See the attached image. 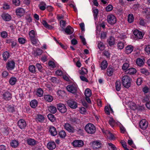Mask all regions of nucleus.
<instances>
[{
  "instance_id": "nucleus-1",
  "label": "nucleus",
  "mask_w": 150,
  "mask_h": 150,
  "mask_svg": "<svg viewBox=\"0 0 150 150\" xmlns=\"http://www.w3.org/2000/svg\"><path fill=\"white\" fill-rule=\"evenodd\" d=\"M132 79L127 75L124 76L122 78V83L124 87L126 88H129L131 86Z\"/></svg>"
},
{
  "instance_id": "nucleus-2",
  "label": "nucleus",
  "mask_w": 150,
  "mask_h": 150,
  "mask_svg": "<svg viewBox=\"0 0 150 150\" xmlns=\"http://www.w3.org/2000/svg\"><path fill=\"white\" fill-rule=\"evenodd\" d=\"M85 129L88 133L91 134L94 133L96 131L95 126L91 123H88L86 125Z\"/></svg>"
},
{
  "instance_id": "nucleus-3",
  "label": "nucleus",
  "mask_w": 150,
  "mask_h": 150,
  "mask_svg": "<svg viewBox=\"0 0 150 150\" xmlns=\"http://www.w3.org/2000/svg\"><path fill=\"white\" fill-rule=\"evenodd\" d=\"M67 90L73 94H76L77 92V86L73 84L71 85H68L66 87Z\"/></svg>"
},
{
  "instance_id": "nucleus-4",
  "label": "nucleus",
  "mask_w": 150,
  "mask_h": 150,
  "mask_svg": "<svg viewBox=\"0 0 150 150\" xmlns=\"http://www.w3.org/2000/svg\"><path fill=\"white\" fill-rule=\"evenodd\" d=\"M64 127L66 130L69 132L73 133L75 132L76 130L74 127L68 123H66L64 125Z\"/></svg>"
},
{
  "instance_id": "nucleus-5",
  "label": "nucleus",
  "mask_w": 150,
  "mask_h": 150,
  "mask_svg": "<svg viewBox=\"0 0 150 150\" xmlns=\"http://www.w3.org/2000/svg\"><path fill=\"white\" fill-rule=\"evenodd\" d=\"M107 20L108 23L112 25L114 24L116 21L115 17L112 14L108 15Z\"/></svg>"
},
{
  "instance_id": "nucleus-6",
  "label": "nucleus",
  "mask_w": 150,
  "mask_h": 150,
  "mask_svg": "<svg viewBox=\"0 0 150 150\" xmlns=\"http://www.w3.org/2000/svg\"><path fill=\"white\" fill-rule=\"evenodd\" d=\"M57 108L59 111L62 113H64L67 111V108L65 105L62 103L57 104Z\"/></svg>"
},
{
  "instance_id": "nucleus-7",
  "label": "nucleus",
  "mask_w": 150,
  "mask_h": 150,
  "mask_svg": "<svg viewBox=\"0 0 150 150\" xmlns=\"http://www.w3.org/2000/svg\"><path fill=\"white\" fill-rule=\"evenodd\" d=\"M67 103L69 106L72 108L75 109L77 107V105L76 102L72 99H71L68 100L67 101Z\"/></svg>"
},
{
  "instance_id": "nucleus-8",
  "label": "nucleus",
  "mask_w": 150,
  "mask_h": 150,
  "mask_svg": "<svg viewBox=\"0 0 150 150\" xmlns=\"http://www.w3.org/2000/svg\"><path fill=\"white\" fill-rule=\"evenodd\" d=\"M15 63L13 60H8L6 65V68L8 70L13 69L15 67Z\"/></svg>"
},
{
  "instance_id": "nucleus-9",
  "label": "nucleus",
  "mask_w": 150,
  "mask_h": 150,
  "mask_svg": "<svg viewBox=\"0 0 150 150\" xmlns=\"http://www.w3.org/2000/svg\"><path fill=\"white\" fill-rule=\"evenodd\" d=\"M17 124L19 127L21 129H24L27 125V124L25 120L21 119L19 120Z\"/></svg>"
},
{
  "instance_id": "nucleus-10",
  "label": "nucleus",
  "mask_w": 150,
  "mask_h": 150,
  "mask_svg": "<svg viewBox=\"0 0 150 150\" xmlns=\"http://www.w3.org/2000/svg\"><path fill=\"white\" fill-rule=\"evenodd\" d=\"M2 96L3 98L6 100H10L12 98V94L8 91H5Z\"/></svg>"
},
{
  "instance_id": "nucleus-11",
  "label": "nucleus",
  "mask_w": 150,
  "mask_h": 150,
  "mask_svg": "<svg viewBox=\"0 0 150 150\" xmlns=\"http://www.w3.org/2000/svg\"><path fill=\"white\" fill-rule=\"evenodd\" d=\"M148 126V122L144 119L142 120L139 123L140 127L143 129H145L147 128Z\"/></svg>"
},
{
  "instance_id": "nucleus-12",
  "label": "nucleus",
  "mask_w": 150,
  "mask_h": 150,
  "mask_svg": "<svg viewBox=\"0 0 150 150\" xmlns=\"http://www.w3.org/2000/svg\"><path fill=\"white\" fill-rule=\"evenodd\" d=\"M133 34L135 36V37L138 39L142 38L143 36L142 33L137 30H135L134 31Z\"/></svg>"
},
{
  "instance_id": "nucleus-13",
  "label": "nucleus",
  "mask_w": 150,
  "mask_h": 150,
  "mask_svg": "<svg viewBox=\"0 0 150 150\" xmlns=\"http://www.w3.org/2000/svg\"><path fill=\"white\" fill-rule=\"evenodd\" d=\"M72 144L75 147H80L83 145V142L81 140H76L73 142Z\"/></svg>"
},
{
  "instance_id": "nucleus-14",
  "label": "nucleus",
  "mask_w": 150,
  "mask_h": 150,
  "mask_svg": "<svg viewBox=\"0 0 150 150\" xmlns=\"http://www.w3.org/2000/svg\"><path fill=\"white\" fill-rule=\"evenodd\" d=\"M47 147L49 149L53 150L56 148V145L54 142L50 141L47 143Z\"/></svg>"
},
{
  "instance_id": "nucleus-15",
  "label": "nucleus",
  "mask_w": 150,
  "mask_h": 150,
  "mask_svg": "<svg viewBox=\"0 0 150 150\" xmlns=\"http://www.w3.org/2000/svg\"><path fill=\"white\" fill-rule=\"evenodd\" d=\"M49 131L51 135L52 136H55L57 134L56 129L54 127H50L49 128Z\"/></svg>"
},
{
  "instance_id": "nucleus-16",
  "label": "nucleus",
  "mask_w": 150,
  "mask_h": 150,
  "mask_svg": "<svg viewBox=\"0 0 150 150\" xmlns=\"http://www.w3.org/2000/svg\"><path fill=\"white\" fill-rule=\"evenodd\" d=\"M16 15L20 16L23 15L25 13V11L23 8H20L17 9L16 11Z\"/></svg>"
},
{
  "instance_id": "nucleus-17",
  "label": "nucleus",
  "mask_w": 150,
  "mask_h": 150,
  "mask_svg": "<svg viewBox=\"0 0 150 150\" xmlns=\"http://www.w3.org/2000/svg\"><path fill=\"white\" fill-rule=\"evenodd\" d=\"M65 32L67 34L70 35L73 32V29L70 26H68L64 30Z\"/></svg>"
},
{
  "instance_id": "nucleus-18",
  "label": "nucleus",
  "mask_w": 150,
  "mask_h": 150,
  "mask_svg": "<svg viewBox=\"0 0 150 150\" xmlns=\"http://www.w3.org/2000/svg\"><path fill=\"white\" fill-rule=\"evenodd\" d=\"M27 142L29 145L34 146L37 144L38 142L33 139L30 138L27 140Z\"/></svg>"
},
{
  "instance_id": "nucleus-19",
  "label": "nucleus",
  "mask_w": 150,
  "mask_h": 150,
  "mask_svg": "<svg viewBox=\"0 0 150 150\" xmlns=\"http://www.w3.org/2000/svg\"><path fill=\"white\" fill-rule=\"evenodd\" d=\"M125 72L129 74H134L136 73L137 71L135 69L132 68L126 70Z\"/></svg>"
},
{
  "instance_id": "nucleus-20",
  "label": "nucleus",
  "mask_w": 150,
  "mask_h": 150,
  "mask_svg": "<svg viewBox=\"0 0 150 150\" xmlns=\"http://www.w3.org/2000/svg\"><path fill=\"white\" fill-rule=\"evenodd\" d=\"M114 69L111 66H109L107 69V74L108 76H111L112 75Z\"/></svg>"
},
{
  "instance_id": "nucleus-21",
  "label": "nucleus",
  "mask_w": 150,
  "mask_h": 150,
  "mask_svg": "<svg viewBox=\"0 0 150 150\" xmlns=\"http://www.w3.org/2000/svg\"><path fill=\"white\" fill-rule=\"evenodd\" d=\"M45 117L42 115H37L36 118V120L37 122H43L45 120Z\"/></svg>"
},
{
  "instance_id": "nucleus-22",
  "label": "nucleus",
  "mask_w": 150,
  "mask_h": 150,
  "mask_svg": "<svg viewBox=\"0 0 150 150\" xmlns=\"http://www.w3.org/2000/svg\"><path fill=\"white\" fill-rule=\"evenodd\" d=\"M133 48V47L131 45L127 46L126 47L125 52L127 54H130L132 51Z\"/></svg>"
},
{
  "instance_id": "nucleus-23",
  "label": "nucleus",
  "mask_w": 150,
  "mask_h": 150,
  "mask_svg": "<svg viewBox=\"0 0 150 150\" xmlns=\"http://www.w3.org/2000/svg\"><path fill=\"white\" fill-rule=\"evenodd\" d=\"M93 146L95 149H98L101 147L100 143L98 141L93 142L92 143Z\"/></svg>"
},
{
  "instance_id": "nucleus-24",
  "label": "nucleus",
  "mask_w": 150,
  "mask_h": 150,
  "mask_svg": "<svg viewBox=\"0 0 150 150\" xmlns=\"http://www.w3.org/2000/svg\"><path fill=\"white\" fill-rule=\"evenodd\" d=\"M69 120L72 124H79L80 122L79 120L75 117H71L70 119Z\"/></svg>"
},
{
  "instance_id": "nucleus-25",
  "label": "nucleus",
  "mask_w": 150,
  "mask_h": 150,
  "mask_svg": "<svg viewBox=\"0 0 150 150\" xmlns=\"http://www.w3.org/2000/svg\"><path fill=\"white\" fill-rule=\"evenodd\" d=\"M108 42L110 46H111L114 45L115 44V39L113 37L111 36L108 40Z\"/></svg>"
},
{
  "instance_id": "nucleus-26",
  "label": "nucleus",
  "mask_w": 150,
  "mask_h": 150,
  "mask_svg": "<svg viewBox=\"0 0 150 150\" xmlns=\"http://www.w3.org/2000/svg\"><path fill=\"white\" fill-rule=\"evenodd\" d=\"M137 65L139 67H142L144 65V62L142 59L137 58L136 62Z\"/></svg>"
},
{
  "instance_id": "nucleus-27",
  "label": "nucleus",
  "mask_w": 150,
  "mask_h": 150,
  "mask_svg": "<svg viewBox=\"0 0 150 150\" xmlns=\"http://www.w3.org/2000/svg\"><path fill=\"white\" fill-rule=\"evenodd\" d=\"M108 62H107L105 60H104L101 63V68L102 70L105 69H106L108 66Z\"/></svg>"
},
{
  "instance_id": "nucleus-28",
  "label": "nucleus",
  "mask_w": 150,
  "mask_h": 150,
  "mask_svg": "<svg viewBox=\"0 0 150 150\" xmlns=\"http://www.w3.org/2000/svg\"><path fill=\"white\" fill-rule=\"evenodd\" d=\"M2 17L3 19L6 21H9L11 18V16L7 14H4L3 15Z\"/></svg>"
},
{
  "instance_id": "nucleus-29",
  "label": "nucleus",
  "mask_w": 150,
  "mask_h": 150,
  "mask_svg": "<svg viewBox=\"0 0 150 150\" xmlns=\"http://www.w3.org/2000/svg\"><path fill=\"white\" fill-rule=\"evenodd\" d=\"M10 55L9 53L7 52H4L2 54L3 60L4 61H6L9 57Z\"/></svg>"
},
{
  "instance_id": "nucleus-30",
  "label": "nucleus",
  "mask_w": 150,
  "mask_h": 150,
  "mask_svg": "<svg viewBox=\"0 0 150 150\" xmlns=\"http://www.w3.org/2000/svg\"><path fill=\"white\" fill-rule=\"evenodd\" d=\"M38 102L36 100H32L30 103V105L32 108H35L37 105Z\"/></svg>"
},
{
  "instance_id": "nucleus-31",
  "label": "nucleus",
  "mask_w": 150,
  "mask_h": 150,
  "mask_svg": "<svg viewBox=\"0 0 150 150\" xmlns=\"http://www.w3.org/2000/svg\"><path fill=\"white\" fill-rule=\"evenodd\" d=\"M49 108V111L52 113L54 114L57 111L56 107L53 106L51 105L50 106Z\"/></svg>"
},
{
  "instance_id": "nucleus-32",
  "label": "nucleus",
  "mask_w": 150,
  "mask_h": 150,
  "mask_svg": "<svg viewBox=\"0 0 150 150\" xmlns=\"http://www.w3.org/2000/svg\"><path fill=\"white\" fill-rule=\"evenodd\" d=\"M47 117L52 122H54L56 120V118L54 115L52 114H48Z\"/></svg>"
},
{
  "instance_id": "nucleus-33",
  "label": "nucleus",
  "mask_w": 150,
  "mask_h": 150,
  "mask_svg": "<svg viewBox=\"0 0 150 150\" xmlns=\"http://www.w3.org/2000/svg\"><path fill=\"white\" fill-rule=\"evenodd\" d=\"M121 84L120 81H117L115 83V88L117 91H119L121 89Z\"/></svg>"
},
{
  "instance_id": "nucleus-34",
  "label": "nucleus",
  "mask_w": 150,
  "mask_h": 150,
  "mask_svg": "<svg viewBox=\"0 0 150 150\" xmlns=\"http://www.w3.org/2000/svg\"><path fill=\"white\" fill-rule=\"evenodd\" d=\"M44 98L46 100L49 102H51L53 100L52 96L50 95H45Z\"/></svg>"
},
{
  "instance_id": "nucleus-35",
  "label": "nucleus",
  "mask_w": 150,
  "mask_h": 150,
  "mask_svg": "<svg viewBox=\"0 0 150 150\" xmlns=\"http://www.w3.org/2000/svg\"><path fill=\"white\" fill-rule=\"evenodd\" d=\"M91 91L89 88L86 89L85 91V95L86 96L90 97L91 95Z\"/></svg>"
},
{
  "instance_id": "nucleus-36",
  "label": "nucleus",
  "mask_w": 150,
  "mask_h": 150,
  "mask_svg": "<svg viewBox=\"0 0 150 150\" xmlns=\"http://www.w3.org/2000/svg\"><path fill=\"white\" fill-rule=\"evenodd\" d=\"M16 81L17 79L16 78L12 77L10 79L9 82L11 85H14L15 84Z\"/></svg>"
},
{
  "instance_id": "nucleus-37",
  "label": "nucleus",
  "mask_w": 150,
  "mask_h": 150,
  "mask_svg": "<svg viewBox=\"0 0 150 150\" xmlns=\"http://www.w3.org/2000/svg\"><path fill=\"white\" fill-rule=\"evenodd\" d=\"M18 142L16 140H13L11 143V145L12 147H16L18 145Z\"/></svg>"
},
{
  "instance_id": "nucleus-38",
  "label": "nucleus",
  "mask_w": 150,
  "mask_h": 150,
  "mask_svg": "<svg viewBox=\"0 0 150 150\" xmlns=\"http://www.w3.org/2000/svg\"><path fill=\"white\" fill-rule=\"evenodd\" d=\"M29 71L31 73L35 74V73L36 70L35 67L34 65H30L28 68Z\"/></svg>"
},
{
  "instance_id": "nucleus-39",
  "label": "nucleus",
  "mask_w": 150,
  "mask_h": 150,
  "mask_svg": "<svg viewBox=\"0 0 150 150\" xmlns=\"http://www.w3.org/2000/svg\"><path fill=\"white\" fill-rule=\"evenodd\" d=\"M134 18L133 14H129L128 16V21L129 23H132L134 21Z\"/></svg>"
},
{
  "instance_id": "nucleus-40",
  "label": "nucleus",
  "mask_w": 150,
  "mask_h": 150,
  "mask_svg": "<svg viewBox=\"0 0 150 150\" xmlns=\"http://www.w3.org/2000/svg\"><path fill=\"white\" fill-rule=\"evenodd\" d=\"M43 94V91L42 89L41 88H38L37 91V94L39 97H41Z\"/></svg>"
},
{
  "instance_id": "nucleus-41",
  "label": "nucleus",
  "mask_w": 150,
  "mask_h": 150,
  "mask_svg": "<svg viewBox=\"0 0 150 150\" xmlns=\"http://www.w3.org/2000/svg\"><path fill=\"white\" fill-rule=\"evenodd\" d=\"M117 46L119 49L121 50L124 47V43L123 42L120 41L118 42Z\"/></svg>"
},
{
  "instance_id": "nucleus-42",
  "label": "nucleus",
  "mask_w": 150,
  "mask_h": 150,
  "mask_svg": "<svg viewBox=\"0 0 150 150\" xmlns=\"http://www.w3.org/2000/svg\"><path fill=\"white\" fill-rule=\"evenodd\" d=\"M141 72L142 73L144 74L146 76L149 75V72L148 70L145 68H142L141 69Z\"/></svg>"
},
{
  "instance_id": "nucleus-43",
  "label": "nucleus",
  "mask_w": 150,
  "mask_h": 150,
  "mask_svg": "<svg viewBox=\"0 0 150 150\" xmlns=\"http://www.w3.org/2000/svg\"><path fill=\"white\" fill-rule=\"evenodd\" d=\"M42 23L43 25L47 28L51 29L52 27L51 26L48 25L47 22L45 20L42 21Z\"/></svg>"
},
{
  "instance_id": "nucleus-44",
  "label": "nucleus",
  "mask_w": 150,
  "mask_h": 150,
  "mask_svg": "<svg viewBox=\"0 0 150 150\" xmlns=\"http://www.w3.org/2000/svg\"><path fill=\"white\" fill-rule=\"evenodd\" d=\"M98 48L100 50H103L104 49V46L102 42H98Z\"/></svg>"
},
{
  "instance_id": "nucleus-45",
  "label": "nucleus",
  "mask_w": 150,
  "mask_h": 150,
  "mask_svg": "<svg viewBox=\"0 0 150 150\" xmlns=\"http://www.w3.org/2000/svg\"><path fill=\"white\" fill-rule=\"evenodd\" d=\"M93 16L95 19L97 18L98 14V10L97 9H95L93 10Z\"/></svg>"
},
{
  "instance_id": "nucleus-46",
  "label": "nucleus",
  "mask_w": 150,
  "mask_h": 150,
  "mask_svg": "<svg viewBox=\"0 0 150 150\" xmlns=\"http://www.w3.org/2000/svg\"><path fill=\"white\" fill-rule=\"evenodd\" d=\"M40 4L41 5H42V6H40V5H39V8H40V9L41 10H42V11L44 10L45 9V8H46V4L45 3H44V2H42L40 3Z\"/></svg>"
},
{
  "instance_id": "nucleus-47",
  "label": "nucleus",
  "mask_w": 150,
  "mask_h": 150,
  "mask_svg": "<svg viewBox=\"0 0 150 150\" xmlns=\"http://www.w3.org/2000/svg\"><path fill=\"white\" fill-rule=\"evenodd\" d=\"M32 43L33 45H35L38 43V40L35 38V37L30 38Z\"/></svg>"
},
{
  "instance_id": "nucleus-48",
  "label": "nucleus",
  "mask_w": 150,
  "mask_h": 150,
  "mask_svg": "<svg viewBox=\"0 0 150 150\" xmlns=\"http://www.w3.org/2000/svg\"><path fill=\"white\" fill-rule=\"evenodd\" d=\"M59 135L61 138H64L66 136V132L64 130H62L59 132Z\"/></svg>"
},
{
  "instance_id": "nucleus-49",
  "label": "nucleus",
  "mask_w": 150,
  "mask_h": 150,
  "mask_svg": "<svg viewBox=\"0 0 150 150\" xmlns=\"http://www.w3.org/2000/svg\"><path fill=\"white\" fill-rule=\"evenodd\" d=\"M36 66L39 71L41 72L43 70V67L40 64H36Z\"/></svg>"
},
{
  "instance_id": "nucleus-50",
  "label": "nucleus",
  "mask_w": 150,
  "mask_h": 150,
  "mask_svg": "<svg viewBox=\"0 0 150 150\" xmlns=\"http://www.w3.org/2000/svg\"><path fill=\"white\" fill-rule=\"evenodd\" d=\"M108 145L110 147L109 149L111 150H116L117 148L115 146L111 143H108Z\"/></svg>"
},
{
  "instance_id": "nucleus-51",
  "label": "nucleus",
  "mask_w": 150,
  "mask_h": 150,
  "mask_svg": "<svg viewBox=\"0 0 150 150\" xmlns=\"http://www.w3.org/2000/svg\"><path fill=\"white\" fill-rule=\"evenodd\" d=\"M29 35L30 38L35 37V31L33 30H32L29 33Z\"/></svg>"
},
{
  "instance_id": "nucleus-52",
  "label": "nucleus",
  "mask_w": 150,
  "mask_h": 150,
  "mask_svg": "<svg viewBox=\"0 0 150 150\" xmlns=\"http://www.w3.org/2000/svg\"><path fill=\"white\" fill-rule=\"evenodd\" d=\"M107 33L105 32L102 31L101 33L100 38L101 39H104L106 37Z\"/></svg>"
},
{
  "instance_id": "nucleus-53",
  "label": "nucleus",
  "mask_w": 150,
  "mask_h": 150,
  "mask_svg": "<svg viewBox=\"0 0 150 150\" xmlns=\"http://www.w3.org/2000/svg\"><path fill=\"white\" fill-rule=\"evenodd\" d=\"M7 109L9 112H13L15 111L14 108L13 107L9 105L7 108Z\"/></svg>"
},
{
  "instance_id": "nucleus-54",
  "label": "nucleus",
  "mask_w": 150,
  "mask_h": 150,
  "mask_svg": "<svg viewBox=\"0 0 150 150\" xmlns=\"http://www.w3.org/2000/svg\"><path fill=\"white\" fill-rule=\"evenodd\" d=\"M142 101L143 103H147L148 102L149 98L147 96L143 97L142 98Z\"/></svg>"
},
{
  "instance_id": "nucleus-55",
  "label": "nucleus",
  "mask_w": 150,
  "mask_h": 150,
  "mask_svg": "<svg viewBox=\"0 0 150 150\" xmlns=\"http://www.w3.org/2000/svg\"><path fill=\"white\" fill-rule=\"evenodd\" d=\"M113 9V7L111 5H109L107 6L106 8V10L107 11H111Z\"/></svg>"
},
{
  "instance_id": "nucleus-56",
  "label": "nucleus",
  "mask_w": 150,
  "mask_h": 150,
  "mask_svg": "<svg viewBox=\"0 0 150 150\" xmlns=\"http://www.w3.org/2000/svg\"><path fill=\"white\" fill-rule=\"evenodd\" d=\"M25 40L23 38H19L18 39L19 42L21 44H23L25 42Z\"/></svg>"
},
{
  "instance_id": "nucleus-57",
  "label": "nucleus",
  "mask_w": 150,
  "mask_h": 150,
  "mask_svg": "<svg viewBox=\"0 0 150 150\" xmlns=\"http://www.w3.org/2000/svg\"><path fill=\"white\" fill-rule=\"evenodd\" d=\"M1 35L2 38H5L7 36V33L6 31H4L1 33Z\"/></svg>"
},
{
  "instance_id": "nucleus-58",
  "label": "nucleus",
  "mask_w": 150,
  "mask_h": 150,
  "mask_svg": "<svg viewBox=\"0 0 150 150\" xmlns=\"http://www.w3.org/2000/svg\"><path fill=\"white\" fill-rule=\"evenodd\" d=\"M146 52L148 54H150V45H148L145 48Z\"/></svg>"
},
{
  "instance_id": "nucleus-59",
  "label": "nucleus",
  "mask_w": 150,
  "mask_h": 150,
  "mask_svg": "<svg viewBox=\"0 0 150 150\" xmlns=\"http://www.w3.org/2000/svg\"><path fill=\"white\" fill-rule=\"evenodd\" d=\"M129 67V64L127 63H125L123 64L122 67V69L124 70H126Z\"/></svg>"
},
{
  "instance_id": "nucleus-60",
  "label": "nucleus",
  "mask_w": 150,
  "mask_h": 150,
  "mask_svg": "<svg viewBox=\"0 0 150 150\" xmlns=\"http://www.w3.org/2000/svg\"><path fill=\"white\" fill-rule=\"evenodd\" d=\"M42 51L40 49H38L35 52L36 54V56H39L42 54Z\"/></svg>"
},
{
  "instance_id": "nucleus-61",
  "label": "nucleus",
  "mask_w": 150,
  "mask_h": 150,
  "mask_svg": "<svg viewBox=\"0 0 150 150\" xmlns=\"http://www.w3.org/2000/svg\"><path fill=\"white\" fill-rule=\"evenodd\" d=\"M142 79L141 78H138L137 81V83L138 85H140L142 83Z\"/></svg>"
},
{
  "instance_id": "nucleus-62",
  "label": "nucleus",
  "mask_w": 150,
  "mask_h": 150,
  "mask_svg": "<svg viewBox=\"0 0 150 150\" xmlns=\"http://www.w3.org/2000/svg\"><path fill=\"white\" fill-rule=\"evenodd\" d=\"M108 134L109 135V139L110 140H113L115 139L114 136L112 133L109 132Z\"/></svg>"
},
{
  "instance_id": "nucleus-63",
  "label": "nucleus",
  "mask_w": 150,
  "mask_h": 150,
  "mask_svg": "<svg viewBox=\"0 0 150 150\" xmlns=\"http://www.w3.org/2000/svg\"><path fill=\"white\" fill-rule=\"evenodd\" d=\"M13 3L16 6H18L20 3L19 0H13Z\"/></svg>"
},
{
  "instance_id": "nucleus-64",
  "label": "nucleus",
  "mask_w": 150,
  "mask_h": 150,
  "mask_svg": "<svg viewBox=\"0 0 150 150\" xmlns=\"http://www.w3.org/2000/svg\"><path fill=\"white\" fill-rule=\"evenodd\" d=\"M51 81L53 83H57V79L56 77H52L50 79Z\"/></svg>"
}]
</instances>
